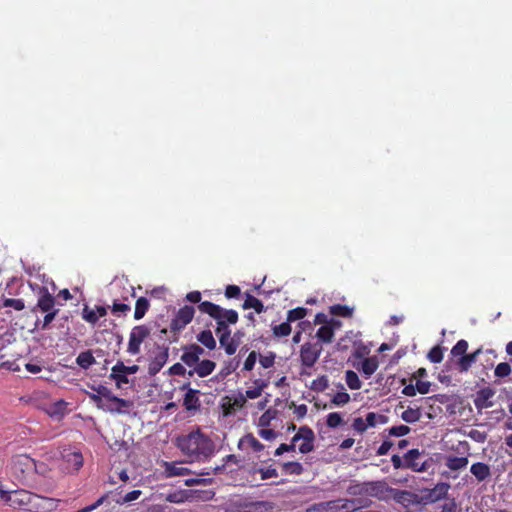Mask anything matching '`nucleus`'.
Returning a JSON list of instances; mask_svg holds the SVG:
<instances>
[{
    "label": "nucleus",
    "instance_id": "f257e3e1",
    "mask_svg": "<svg viewBox=\"0 0 512 512\" xmlns=\"http://www.w3.org/2000/svg\"><path fill=\"white\" fill-rule=\"evenodd\" d=\"M176 446L190 463H204L215 453L214 441L199 428L178 436Z\"/></svg>",
    "mask_w": 512,
    "mask_h": 512
},
{
    "label": "nucleus",
    "instance_id": "f03ea898",
    "mask_svg": "<svg viewBox=\"0 0 512 512\" xmlns=\"http://www.w3.org/2000/svg\"><path fill=\"white\" fill-rule=\"evenodd\" d=\"M1 497L9 506L29 512H51L57 508L59 503L58 499L44 497L24 489L11 492L3 491Z\"/></svg>",
    "mask_w": 512,
    "mask_h": 512
},
{
    "label": "nucleus",
    "instance_id": "7ed1b4c3",
    "mask_svg": "<svg viewBox=\"0 0 512 512\" xmlns=\"http://www.w3.org/2000/svg\"><path fill=\"white\" fill-rule=\"evenodd\" d=\"M35 460L27 454L16 455L11 461V474L15 480L24 486L35 487Z\"/></svg>",
    "mask_w": 512,
    "mask_h": 512
},
{
    "label": "nucleus",
    "instance_id": "20e7f679",
    "mask_svg": "<svg viewBox=\"0 0 512 512\" xmlns=\"http://www.w3.org/2000/svg\"><path fill=\"white\" fill-rule=\"evenodd\" d=\"M299 440H303V442L299 445L300 453L307 454L314 450V432L310 427L302 426L299 428L298 432L292 437L291 443L280 444L279 447L275 450L274 455L280 456L285 452L295 451L296 442H298Z\"/></svg>",
    "mask_w": 512,
    "mask_h": 512
},
{
    "label": "nucleus",
    "instance_id": "39448f33",
    "mask_svg": "<svg viewBox=\"0 0 512 512\" xmlns=\"http://www.w3.org/2000/svg\"><path fill=\"white\" fill-rule=\"evenodd\" d=\"M198 309L200 312L209 315L216 321V323L224 322L227 324H236L239 319L237 311L233 309L222 308L221 306L210 301H202L198 305Z\"/></svg>",
    "mask_w": 512,
    "mask_h": 512
},
{
    "label": "nucleus",
    "instance_id": "423d86ee",
    "mask_svg": "<svg viewBox=\"0 0 512 512\" xmlns=\"http://www.w3.org/2000/svg\"><path fill=\"white\" fill-rule=\"evenodd\" d=\"M195 308L190 305H185L181 307L175 317L171 320L170 323V333L171 337H168L167 340L170 343H175L179 339V332L182 331L194 318Z\"/></svg>",
    "mask_w": 512,
    "mask_h": 512
},
{
    "label": "nucleus",
    "instance_id": "0eeeda50",
    "mask_svg": "<svg viewBox=\"0 0 512 512\" xmlns=\"http://www.w3.org/2000/svg\"><path fill=\"white\" fill-rule=\"evenodd\" d=\"M151 331L146 325L134 326L129 334L127 352L130 355H137L141 351V344L147 339Z\"/></svg>",
    "mask_w": 512,
    "mask_h": 512
},
{
    "label": "nucleus",
    "instance_id": "6e6552de",
    "mask_svg": "<svg viewBox=\"0 0 512 512\" xmlns=\"http://www.w3.org/2000/svg\"><path fill=\"white\" fill-rule=\"evenodd\" d=\"M451 486L447 482H439L431 489H423L420 495L421 505L436 503L447 498Z\"/></svg>",
    "mask_w": 512,
    "mask_h": 512
},
{
    "label": "nucleus",
    "instance_id": "1a4fd4ad",
    "mask_svg": "<svg viewBox=\"0 0 512 512\" xmlns=\"http://www.w3.org/2000/svg\"><path fill=\"white\" fill-rule=\"evenodd\" d=\"M323 347L319 342H306L300 349V361L305 367L311 368L319 359Z\"/></svg>",
    "mask_w": 512,
    "mask_h": 512
},
{
    "label": "nucleus",
    "instance_id": "9d476101",
    "mask_svg": "<svg viewBox=\"0 0 512 512\" xmlns=\"http://www.w3.org/2000/svg\"><path fill=\"white\" fill-rule=\"evenodd\" d=\"M325 503L326 512H355L361 506L362 501L357 498H339L335 500L325 501Z\"/></svg>",
    "mask_w": 512,
    "mask_h": 512
},
{
    "label": "nucleus",
    "instance_id": "9b49d317",
    "mask_svg": "<svg viewBox=\"0 0 512 512\" xmlns=\"http://www.w3.org/2000/svg\"><path fill=\"white\" fill-rule=\"evenodd\" d=\"M55 309H57L55 297L48 291L47 287H40L38 291L37 303L31 309V312L36 314L37 312L43 313Z\"/></svg>",
    "mask_w": 512,
    "mask_h": 512
},
{
    "label": "nucleus",
    "instance_id": "f8f14e48",
    "mask_svg": "<svg viewBox=\"0 0 512 512\" xmlns=\"http://www.w3.org/2000/svg\"><path fill=\"white\" fill-rule=\"evenodd\" d=\"M392 489L385 480L367 481L368 496L381 501L390 498Z\"/></svg>",
    "mask_w": 512,
    "mask_h": 512
},
{
    "label": "nucleus",
    "instance_id": "ddd939ff",
    "mask_svg": "<svg viewBox=\"0 0 512 512\" xmlns=\"http://www.w3.org/2000/svg\"><path fill=\"white\" fill-rule=\"evenodd\" d=\"M169 358V347L158 346L157 352L154 357L150 360L148 365V373L151 376H155L167 363Z\"/></svg>",
    "mask_w": 512,
    "mask_h": 512
},
{
    "label": "nucleus",
    "instance_id": "4468645a",
    "mask_svg": "<svg viewBox=\"0 0 512 512\" xmlns=\"http://www.w3.org/2000/svg\"><path fill=\"white\" fill-rule=\"evenodd\" d=\"M390 497H392L396 503L405 508H408L411 505H421L420 495L412 491L393 488Z\"/></svg>",
    "mask_w": 512,
    "mask_h": 512
},
{
    "label": "nucleus",
    "instance_id": "2eb2a0df",
    "mask_svg": "<svg viewBox=\"0 0 512 512\" xmlns=\"http://www.w3.org/2000/svg\"><path fill=\"white\" fill-rule=\"evenodd\" d=\"M190 383L181 386V390H187L183 398V406L187 411H196L201 407L199 399L200 391L189 387Z\"/></svg>",
    "mask_w": 512,
    "mask_h": 512
},
{
    "label": "nucleus",
    "instance_id": "dca6fc26",
    "mask_svg": "<svg viewBox=\"0 0 512 512\" xmlns=\"http://www.w3.org/2000/svg\"><path fill=\"white\" fill-rule=\"evenodd\" d=\"M423 452H420L418 449H411L407 453L404 454V460L406 468L411 469L415 472H424L427 470V462H419V458Z\"/></svg>",
    "mask_w": 512,
    "mask_h": 512
},
{
    "label": "nucleus",
    "instance_id": "f3484780",
    "mask_svg": "<svg viewBox=\"0 0 512 512\" xmlns=\"http://www.w3.org/2000/svg\"><path fill=\"white\" fill-rule=\"evenodd\" d=\"M202 354H204V349L201 346L191 344L184 348V352L181 355V361L188 367L195 368Z\"/></svg>",
    "mask_w": 512,
    "mask_h": 512
},
{
    "label": "nucleus",
    "instance_id": "a211bd4d",
    "mask_svg": "<svg viewBox=\"0 0 512 512\" xmlns=\"http://www.w3.org/2000/svg\"><path fill=\"white\" fill-rule=\"evenodd\" d=\"M482 348H478L472 353H466V355H462V357L454 360V365L457 370L461 373L467 372L472 365L476 362L478 356L481 354Z\"/></svg>",
    "mask_w": 512,
    "mask_h": 512
},
{
    "label": "nucleus",
    "instance_id": "6ab92c4d",
    "mask_svg": "<svg viewBox=\"0 0 512 512\" xmlns=\"http://www.w3.org/2000/svg\"><path fill=\"white\" fill-rule=\"evenodd\" d=\"M494 391L491 388H482L476 393V397L474 399V404L477 409H485L493 406V402L491 401L494 396Z\"/></svg>",
    "mask_w": 512,
    "mask_h": 512
},
{
    "label": "nucleus",
    "instance_id": "aec40b11",
    "mask_svg": "<svg viewBox=\"0 0 512 512\" xmlns=\"http://www.w3.org/2000/svg\"><path fill=\"white\" fill-rule=\"evenodd\" d=\"M216 367V363L212 360H202L197 363L193 370L188 371V376L192 377L197 374L199 377L204 378L210 375Z\"/></svg>",
    "mask_w": 512,
    "mask_h": 512
},
{
    "label": "nucleus",
    "instance_id": "412c9836",
    "mask_svg": "<svg viewBox=\"0 0 512 512\" xmlns=\"http://www.w3.org/2000/svg\"><path fill=\"white\" fill-rule=\"evenodd\" d=\"M244 512H272L274 503L270 501H251L242 504Z\"/></svg>",
    "mask_w": 512,
    "mask_h": 512
},
{
    "label": "nucleus",
    "instance_id": "4be33fe9",
    "mask_svg": "<svg viewBox=\"0 0 512 512\" xmlns=\"http://www.w3.org/2000/svg\"><path fill=\"white\" fill-rule=\"evenodd\" d=\"M239 449H252L254 452H261L264 449V445L252 434L247 433L244 435L238 443Z\"/></svg>",
    "mask_w": 512,
    "mask_h": 512
},
{
    "label": "nucleus",
    "instance_id": "5701e85b",
    "mask_svg": "<svg viewBox=\"0 0 512 512\" xmlns=\"http://www.w3.org/2000/svg\"><path fill=\"white\" fill-rule=\"evenodd\" d=\"M122 366H120V364L117 362L112 368H111V373L109 375V379H111L112 381H114L115 383V386L118 388V389H121L123 387V385L125 384H128L129 383V379H128V373H126L123 369H121Z\"/></svg>",
    "mask_w": 512,
    "mask_h": 512
},
{
    "label": "nucleus",
    "instance_id": "b1692460",
    "mask_svg": "<svg viewBox=\"0 0 512 512\" xmlns=\"http://www.w3.org/2000/svg\"><path fill=\"white\" fill-rule=\"evenodd\" d=\"M470 472L478 482L486 481L491 476L490 466L484 462L473 463Z\"/></svg>",
    "mask_w": 512,
    "mask_h": 512
},
{
    "label": "nucleus",
    "instance_id": "393cba45",
    "mask_svg": "<svg viewBox=\"0 0 512 512\" xmlns=\"http://www.w3.org/2000/svg\"><path fill=\"white\" fill-rule=\"evenodd\" d=\"M68 412V403L63 399L51 403L47 408L49 416L56 419L63 418Z\"/></svg>",
    "mask_w": 512,
    "mask_h": 512
},
{
    "label": "nucleus",
    "instance_id": "a878e982",
    "mask_svg": "<svg viewBox=\"0 0 512 512\" xmlns=\"http://www.w3.org/2000/svg\"><path fill=\"white\" fill-rule=\"evenodd\" d=\"M121 402H124L123 404H120L118 402L114 401H105V405L103 407L104 411L110 412V413H118L122 414L127 411L132 406V402L123 398H120Z\"/></svg>",
    "mask_w": 512,
    "mask_h": 512
},
{
    "label": "nucleus",
    "instance_id": "bb28decb",
    "mask_svg": "<svg viewBox=\"0 0 512 512\" xmlns=\"http://www.w3.org/2000/svg\"><path fill=\"white\" fill-rule=\"evenodd\" d=\"M379 367V361L376 356L365 358L361 365V372L365 378H369L373 375Z\"/></svg>",
    "mask_w": 512,
    "mask_h": 512
},
{
    "label": "nucleus",
    "instance_id": "cd10ccee",
    "mask_svg": "<svg viewBox=\"0 0 512 512\" xmlns=\"http://www.w3.org/2000/svg\"><path fill=\"white\" fill-rule=\"evenodd\" d=\"M346 492L352 497L368 496L367 482L352 481Z\"/></svg>",
    "mask_w": 512,
    "mask_h": 512
},
{
    "label": "nucleus",
    "instance_id": "c85d7f7f",
    "mask_svg": "<svg viewBox=\"0 0 512 512\" xmlns=\"http://www.w3.org/2000/svg\"><path fill=\"white\" fill-rule=\"evenodd\" d=\"M319 343H331L334 339V327L331 324L322 325L316 332Z\"/></svg>",
    "mask_w": 512,
    "mask_h": 512
},
{
    "label": "nucleus",
    "instance_id": "c756f323",
    "mask_svg": "<svg viewBox=\"0 0 512 512\" xmlns=\"http://www.w3.org/2000/svg\"><path fill=\"white\" fill-rule=\"evenodd\" d=\"M76 363L82 369H88L96 363L91 350L82 351L76 358Z\"/></svg>",
    "mask_w": 512,
    "mask_h": 512
},
{
    "label": "nucleus",
    "instance_id": "7c9ffc66",
    "mask_svg": "<svg viewBox=\"0 0 512 512\" xmlns=\"http://www.w3.org/2000/svg\"><path fill=\"white\" fill-rule=\"evenodd\" d=\"M468 465V457L448 456L446 459V466L452 470L457 471L465 468Z\"/></svg>",
    "mask_w": 512,
    "mask_h": 512
},
{
    "label": "nucleus",
    "instance_id": "2f4dec72",
    "mask_svg": "<svg viewBox=\"0 0 512 512\" xmlns=\"http://www.w3.org/2000/svg\"><path fill=\"white\" fill-rule=\"evenodd\" d=\"M219 343L220 346L224 348L227 355H233L238 349L237 343L232 340L231 334L227 335V333H225L224 335H220Z\"/></svg>",
    "mask_w": 512,
    "mask_h": 512
},
{
    "label": "nucleus",
    "instance_id": "473e14b6",
    "mask_svg": "<svg viewBox=\"0 0 512 512\" xmlns=\"http://www.w3.org/2000/svg\"><path fill=\"white\" fill-rule=\"evenodd\" d=\"M150 303L147 298L140 297L136 300L135 310H134V319L140 320L142 319L147 311L149 310Z\"/></svg>",
    "mask_w": 512,
    "mask_h": 512
},
{
    "label": "nucleus",
    "instance_id": "72a5a7b5",
    "mask_svg": "<svg viewBox=\"0 0 512 512\" xmlns=\"http://www.w3.org/2000/svg\"><path fill=\"white\" fill-rule=\"evenodd\" d=\"M242 307L243 309H254L258 314L265 311L263 303L258 298L250 294H247Z\"/></svg>",
    "mask_w": 512,
    "mask_h": 512
},
{
    "label": "nucleus",
    "instance_id": "f704fd0d",
    "mask_svg": "<svg viewBox=\"0 0 512 512\" xmlns=\"http://www.w3.org/2000/svg\"><path fill=\"white\" fill-rule=\"evenodd\" d=\"M197 340L209 350H213L216 347V341L211 330H203L197 335Z\"/></svg>",
    "mask_w": 512,
    "mask_h": 512
},
{
    "label": "nucleus",
    "instance_id": "c9c22d12",
    "mask_svg": "<svg viewBox=\"0 0 512 512\" xmlns=\"http://www.w3.org/2000/svg\"><path fill=\"white\" fill-rule=\"evenodd\" d=\"M282 470L287 475L299 476L303 473L304 467L300 462L289 461L282 464Z\"/></svg>",
    "mask_w": 512,
    "mask_h": 512
},
{
    "label": "nucleus",
    "instance_id": "e433bc0d",
    "mask_svg": "<svg viewBox=\"0 0 512 512\" xmlns=\"http://www.w3.org/2000/svg\"><path fill=\"white\" fill-rule=\"evenodd\" d=\"M191 497V491L180 490L173 493H170L166 496V500L170 503H184L188 501Z\"/></svg>",
    "mask_w": 512,
    "mask_h": 512
},
{
    "label": "nucleus",
    "instance_id": "4c0bfd02",
    "mask_svg": "<svg viewBox=\"0 0 512 512\" xmlns=\"http://www.w3.org/2000/svg\"><path fill=\"white\" fill-rule=\"evenodd\" d=\"M278 411L276 409H267L258 420V427L264 428L269 427L271 422L276 418Z\"/></svg>",
    "mask_w": 512,
    "mask_h": 512
},
{
    "label": "nucleus",
    "instance_id": "58836bf2",
    "mask_svg": "<svg viewBox=\"0 0 512 512\" xmlns=\"http://www.w3.org/2000/svg\"><path fill=\"white\" fill-rule=\"evenodd\" d=\"M366 426L375 427L377 424H385L388 422V417L382 414H377L375 412H369L366 417Z\"/></svg>",
    "mask_w": 512,
    "mask_h": 512
},
{
    "label": "nucleus",
    "instance_id": "ea45409f",
    "mask_svg": "<svg viewBox=\"0 0 512 512\" xmlns=\"http://www.w3.org/2000/svg\"><path fill=\"white\" fill-rule=\"evenodd\" d=\"M165 471L169 477L187 475L191 472L189 468L180 466L176 463H167Z\"/></svg>",
    "mask_w": 512,
    "mask_h": 512
},
{
    "label": "nucleus",
    "instance_id": "a19ab883",
    "mask_svg": "<svg viewBox=\"0 0 512 512\" xmlns=\"http://www.w3.org/2000/svg\"><path fill=\"white\" fill-rule=\"evenodd\" d=\"M401 418L407 423H415L420 420L421 411L419 408L408 407L405 411L402 412Z\"/></svg>",
    "mask_w": 512,
    "mask_h": 512
},
{
    "label": "nucleus",
    "instance_id": "79ce46f5",
    "mask_svg": "<svg viewBox=\"0 0 512 512\" xmlns=\"http://www.w3.org/2000/svg\"><path fill=\"white\" fill-rule=\"evenodd\" d=\"M468 342L464 339L459 340L451 349L450 356L451 358H460L462 355H466L468 350Z\"/></svg>",
    "mask_w": 512,
    "mask_h": 512
},
{
    "label": "nucleus",
    "instance_id": "37998d69",
    "mask_svg": "<svg viewBox=\"0 0 512 512\" xmlns=\"http://www.w3.org/2000/svg\"><path fill=\"white\" fill-rule=\"evenodd\" d=\"M341 391L337 392L331 399V403L335 406H344L350 402V395L345 391V388L340 384Z\"/></svg>",
    "mask_w": 512,
    "mask_h": 512
},
{
    "label": "nucleus",
    "instance_id": "c03bdc74",
    "mask_svg": "<svg viewBox=\"0 0 512 512\" xmlns=\"http://www.w3.org/2000/svg\"><path fill=\"white\" fill-rule=\"evenodd\" d=\"M345 380L348 387L352 390H358L361 388V381L356 372L353 370H347L345 374Z\"/></svg>",
    "mask_w": 512,
    "mask_h": 512
},
{
    "label": "nucleus",
    "instance_id": "a18cd8bd",
    "mask_svg": "<svg viewBox=\"0 0 512 512\" xmlns=\"http://www.w3.org/2000/svg\"><path fill=\"white\" fill-rule=\"evenodd\" d=\"M292 329L290 323L286 320V322H283L278 325H274L272 327L273 335L277 338L286 337L290 335Z\"/></svg>",
    "mask_w": 512,
    "mask_h": 512
},
{
    "label": "nucleus",
    "instance_id": "49530a36",
    "mask_svg": "<svg viewBox=\"0 0 512 512\" xmlns=\"http://www.w3.org/2000/svg\"><path fill=\"white\" fill-rule=\"evenodd\" d=\"M94 390L105 400V401H114L118 402L120 404H123L124 402H121L120 398L115 396L109 388L103 385H99L98 387L94 388Z\"/></svg>",
    "mask_w": 512,
    "mask_h": 512
},
{
    "label": "nucleus",
    "instance_id": "de8ad7c7",
    "mask_svg": "<svg viewBox=\"0 0 512 512\" xmlns=\"http://www.w3.org/2000/svg\"><path fill=\"white\" fill-rule=\"evenodd\" d=\"M255 387L252 389H248L245 392V397L249 399H256L261 396L263 389L267 386V384L262 380L255 381Z\"/></svg>",
    "mask_w": 512,
    "mask_h": 512
},
{
    "label": "nucleus",
    "instance_id": "09e8293b",
    "mask_svg": "<svg viewBox=\"0 0 512 512\" xmlns=\"http://www.w3.org/2000/svg\"><path fill=\"white\" fill-rule=\"evenodd\" d=\"M44 313H45V316H44L43 321H41V322L39 320L36 321V326L42 330H46L47 328H49L50 324L52 323V321L56 318L57 314L59 313V309L51 310V311L44 312Z\"/></svg>",
    "mask_w": 512,
    "mask_h": 512
},
{
    "label": "nucleus",
    "instance_id": "8fccbe9b",
    "mask_svg": "<svg viewBox=\"0 0 512 512\" xmlns=\"http://www.w3.org/2000/svg\"><path fill=\"white\" fill-rule=\"evenodd\" d=\"M330 313L332 315L341 317H351L353 314V309L346 305L335 304L330 307Z\"/></svg>",
    "mask_w": 512,
    "mask_h": 512
},
{
    "label": "nucleus",
    "instance_id": "3c124183",
    "mask_svg": "<svg viewBox=\"0 0 512 512\" xmlns=\"http://www.w3.org/2000/svg\"><path fill=\"white\" fill-rule=\"evenodd\" d=\"M308 310L304 307H297L287 312V321L289 323L302 320L307 315Z\"/></svg>",
    "mask_w": 512,
    "mask_h": 512
},
{
    "label": "nucleus",
    "instance_id": "603ef678",
    "mask_svg": "<svg viewBox=\"0 0 512 512\" xmlns=\"http://www.w3.org/2000/svg\"><path fill=\"white\" fill-rule=\"evenodd\" d=\"M444 347H441L440 345L434 346L429 352H428V359L432 363H440L443 360L444 355Z\"/></svg>",
    "mask_w": 512,
    "mask_h": 512
},
{
    "label": "nucleus",
    "instance_id": "864d4df0",
    "mask_svg": "<svg viewBox=\"0 0 512 512\" xmlns=\"http://www.w3.org/2000/svg\"><path fill=\"white\" fill-rule=\"evenodd\" d=\"M50 471L48 465L44 462L35 461V469H34V477H35V485L40 482V477L46 476Z\"/></svg>",
    "mask_w": 512,
    "mask_h": 512
},
{
    "label": "nucleus",
    "instance_id": "5fc2aeb1",
    "mask_svg": "<svg viewBox=\"0 0 512 512\" xmlns=\"http://www.w3.org/2000/svg\"><path fill=\"white\" fill-rule=\"evenodd\" d=\"M82 318L91 325H95L99 320L95 310L91 309L88 305H84L82 309Z\"/></svg>",
    "mask_w": 512,
    "mask_h": 512
},
{
    "label": "nucleus",
    "instance_id": "6e6d98bb",
    "mask_svg": "<svg viewBox=\"0 0 512 512\" xmlns=\"http://www.w3.org/2000/svg\"><path fill=\"white\" fill-rule=\"evenodd\" d=\"M3 307L13 308L16 311H22L25 309V303L23 299L5 298L2 303Z\"/></svg>",
    "mask_w": 512,
    "mask_h": 512
},
{
    "label": "nucleus",
    "instance_id": "4d7b16f0",
    "mask_svg": "<svg viewBox=\"0 0 512 512\" xmlns=\"http://www.w3.org/2000/svg\"><path fill=\"white\" fill-rule=\"evenodd\" d=\"M410 430V427H408L407 425H398L386 429L385 432H387L389 436L402 437L409 434Z\"/></svg>",
    "mask_w": 512,
    "mask_h": 512
},
{
    "label": "nucleus",
    "instance_id": "13d9d810",
    "mask_svg": "<svg viewBox=\"0 0 512 512\" xmlns=\"http://www.w3.org/2000/svg\"><path fill=\"white\" fill-rule=\"evenodd\" d=\"M343 424V418L340 413L338 412H332L329 413L326 417V425L329 428H336Z\"/></svg>",
    "mask_w": 512,
    "mask_h": 512
},
{
    "label": "nucleus",
    "instance_id": "bf43d9fd",
    "mask_svg": "<svg viewBox=\"0 0 512 512\" xmlns=\"http://www.w3.org/2000/svg\"><path fill=\"white\" fill-rule=\"evenodd\" d=\"M511 365L507 362H501L495 367L494 374L498 378H504L511 374Z\"/></svg>",
    "mask_w": 512,
    "mask_h": 512
},
{
    "label": "nucleus",
    "instance_id": "052dcab7",
    "mask_svg": "<svg viewBox=\"0 0 512 512\" xmlns=\"http://www.w3.org/2000/svg\"><path fill=\"white\" fill-rule=\"evenodd\" d=\"M328 379L326 376H320L311 383V389L317 392H323L328 388Z\"/></svg>",
    "mask_w": 512,
    "mask_h": 512
},
{
    "label": "nucleus",
    "instance_id": "680f3d73",
    "mask_svg": "<svg viewBox=\"0 0 512 512\" xmlns=\"http://www.w3.org/2000/svg\"><path fill=\"white\" fill-rule=\"evenodd\" d=\"M254 472L260 473L261 480L278 477V472L273 466H269L268 468H255Z\"/></svg>",
    "mask_w": 512,
    "mask_h": 512
},
{
    "label": "nucleus",
    "instance_id": "e2e57ef3",
    "mask_svg": "<svg viewBox=\"0 0 512 512\" xmlns=\"http://www.w3.org/2000/svg\"><path fill=\"white\" fill-rule=\"evenodd\" d=\"M140 490H133L125 494L123 497L116 500L117 504H125L137 500L141 496Z\"/></svg>",
    "mask_w": 512,
    "mask_h": 512
},
{
    "label": "nucleus",
    "instance_id": "0e129e2a",
    "mask_svg": "<svg viewBox=\"0 0 512 512\" xmlns=\"http://www.w3.org/2000/svg\"><path fill=\"white\" fill-rule=\"evenodd\" d=\"M239 364L240 359L237 357L229 360L221 371L222 375L227 376L230 373L234 372L239 367Z\"/></svg>",
    "mask_w": 512,
    "mask_h": 512
},
{
    "label": "nucleus",
    "instance_id": "69168bd1",
    "mask_svg": "<svg viewBox=\"0 0 512 512\" xmlns=\"http://www.w3.org/2000/svg\"><path fill=\"white\" fill-rule=\"evenodd\" d=\"M440 512H460L456 499H448V501L441 505Z\"/></svg>",
    "mask_w": 512,
    "mask_h": 512
},
{
    "label": "nucleus",
    "instance_id": "338daca9",
    "mask_svg": "<svg viewBox=\"0 0 512 512\" xmlns=\"http://www.w3.org/2000/svg\"><path fill=\"white\" fill-rule=\"evenodd\" d=\"M258 435L267 441H273L277 438L278 433L273 429H269L268 427L260 428L258 430Z\"/></svg>",
    "mask_w": 512,
    "mask_h": 512
},
{
    "label": "nucleus",
    "instance_id": "774afa93",
    "mask_svg": "<svg viewBox=\"0 0 512 512\" xmlns=\"http://www.w3.org/2000/svg\"><path fill=\"white\" fill-rule=\"evenodd\" d=\"M352 428L360 434L364 433L368 429L366 426V420L362 417L354 418Z\"/></svg>",
    "mask_w": 512,
    "mask_h": 512
}]
</instances>
